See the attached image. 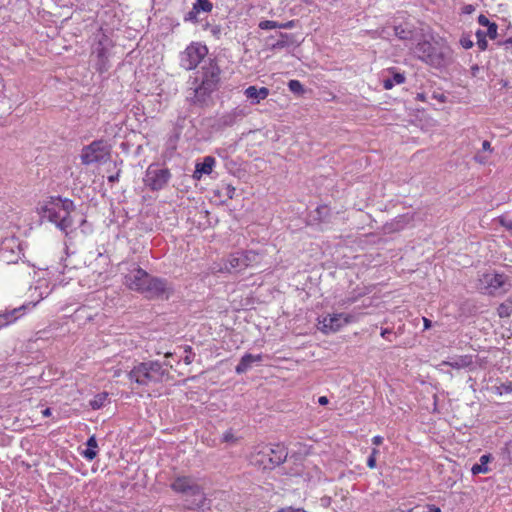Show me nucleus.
<instances>
[{
	"instance_id": "obj_44",
	"label": "nucleus",
	"mask_w": 512,
	"mask_h": 512,
	"mask_svg": "<svg viewBox=\"0 0 512 512\" xmlns=\"http://www.w3.org/2000/svg\"><path fill=\"white\" fill-rule=\"evenodd\" d=\"M392 334V330L389 329V328H385V329H382L381 331V336L384 338V339H387L389 341H391V339L389 338V336Z\"/></svg>"
},
{
	"instance_id": "obj_10",
	"label": "nucleus",
	"mask_w": 512,
	"mask_h": 512,
	"mask_svg": "<svg viewBox=\"0 0 512 512\" xmlns=\"http://www.w3.org/2000/svg\"><path fill=\"white\" fill-rule=\"evenodd\" d=\"M208 48L200 42H192L180 53V66L185 70L195 69L207 56Z\"/></svg>"
},
{
	"instance_id": "obj_11",
	"label": "nucleus",
	"mask_w": 512,
	"mask_h": 512,
	"mask_svg": "<svg viewBox=\"0 0 512 512\" xmlns=\"http://www.w3.org/2000/svg\"><path fill=\"white\" fill-rule=\"evenodd\" d=\"M259 456L268 457V460H257V465L263 469H273L285 461L287 453L280 445L264 446L259 450Z\"/></svg>"
},
{
	"instance_id": "obj_54",
	"label": "nucleus",
	"mask_w": 512,
	"mask_h": 512,
	"mask_svg": "<svg viewBox=\"0 0 512 512\" xmlns=\"http://www.w3.org/2000/svg\"><path fill=\"white\" fill-rule=\"evenodd\" d=\"M474 11V7L472 5H466L464 6L463 8V12L464 13H467V14H470Z\"/></svg>"
},
{
	"instance_id": "obj_1",
	"label": "nucleus",
	"mask_w": 512,
	"mask_h": 512,
	"mask_svg": "<svg viewBox=\"0 0 512 512\" xmlns=\"http://www.w3.org/2000/svg\"><path fill=\"white\" fill-rule=\"evenodd\" d=\"M38 213L43 219L54 223L66 235L86 224L84 215L75 209L72 200L51 196L38 204Z\"/></svg>"
},
{
	"instance_id": "obj_8",
	"label": "nucleus",
	"mask_w": 512,
	"mask_h": 512,
	"mask_svg": "<svg viewBox=\"0 0 512 512\" xmlns=\"http://www.w3.org/2000/svg\"><path fill=\"white\" fill-rule=\"evenodd\" d=\"M171 179V172L168 168L159 164H150L144 174V185L151 191L164 189Z\"/></svg>"
},
{
	"instance_id": "obj_49",
	"label": "nucleus",
	"mask_w": 512,
	"mask_h": 512,
	"mask_svg": "<svg viewBox=\"0 0 512 512\" xmlns=\"http://www.w3.org/2000/svg\"><path fill=\"white\" fill-rule=\"evenodd\" d=\"M503 390L506 393H512V381L502 385Z\"/></svg>"
},
{
	"instance_id": "obj_15",
	"label": "nucleus",
	"mask_w": 512,
	"mask_h": 512,
	"mask_svg": "<svg viewBox=\"0 0 512 512\" xmlns=\"http://www.w3.org/2000/svg\"><path fill=\"white\" fill-rule=\"evenodd\" d=\"M484 282L487 284V287L490 289V293H494L500 289H503V291H507L508 289L505 288L508 277L504 274L499 273H492V274H485L484 275Z\"/></svg>"
},
{
	"instance_id": "obj_27",
	"label": "nucleus",
	"mask_w": 512,
	"mask_h": 512,
	"mask_svg": "<svg viewBox=\"0 0 512 512\" xmlns=\"http://www.w3.org/2000/svg\"><path fill=\"white\" fill-rule=\"evenodd\" d=\"M193 6L195 9L206 13L211 12L213 9V4L210 2V0H195Z\"/></svg>"
},
{
	"instance_id": "obj_2",
	"label": "nucleus",
	"mask_w": 512,
	"mask_h": 512,
	"mask_svg": "<svg viewBox=\"0 0 512 512\" xmlns=\"http://www.w3.org/2000/svg\"><path fill=\"white\" fill-rule=\"evenodd\" d=\"M262 257L261 253L254 250L233 252L220 263H217L213 270L219 273H239L246 268L260 264Z\"/></svg>"
},
{
	"instance_id": "obj_12",
	"label": "nucleus",
	"mask_w": 512,
	"mask_h": 512,
	"mask_svg": "<svg viewBox=\"0 0 512 512\" xmlns=\"http://www.w3.org/2000/svg\"><path fill=\"white\" fill-rule=\"evenodd\" d=\"M169 291L170 287L168 286L165 279L148 275V279L141 293L144 294L147 298L153 299L160 298L167 294Z\"/></svg>"
},
{
	"instance_id": "obj_52",
	"label": "nucleus",
	"mask_w": 512,
	"mask_h": 512,
	"mask_svg": "<svg viewBox=\"0 0 512 512\" xmlns=\"http://www.w3.org/2000/svg\"><path fill=\"white\" fill-rule=\"evenodd\" d=\"M118 179H119V172H118V173H116V174H114V175H110V176L108 177V181H109L110 183L117 182V181H118Z\"/></svg>"
},
{
	"instance_id": "obj_19",
	"label": "nucleus",
	"mask_w": 512,
	"mask_h": 512,
	"mask_svg": "<svg viewBox=\"0 0 512 512\" xmlns=\"http://www.w3.org/2000/svg\"><path fill=\"white\" fill-rule=\"evenodd\" d=\"M227 498L228 496L225 492H218L214 495L213 499L206 498V506L204 508L211 509L212 507H214L219 511H227L230 506V503L228 502Z\"/></svg>"
},
{
	"instance_id": "obj_30",
	"label": "nucleus",
	"mask_w": 512,
	"mask_h": 512,
	"mask_svg": "<svg viewBox=\"0 0 512 512\" xmlns=\"http://www.w3.org/2000/svg\"><path fill=\"white\" fill-rule=\"evenodd\" d=\"M288 88L291 92L295 94H301L304 92V87L298 80H290L288 82Z\"/></svg>"
},
{
	"instance_id": "obj_22",
	"label": "nucleus",
	"mask_w": 512,
	"mask_h": 512,
	"mask_svg": "<svg viewBox=\"0 0 512 512\" xmlns=\"http://www.w3.org/2000/svg\"><path fill=\"white\" fill-rule=\"evenodd\" d=\"M492 456L490 454H484L480 457L479 463L472 466L471 472L473 475L485 474L490 471L488 463L491 461Z\"/></svg>"
},
{
	"instance_id": "obj_28",
	"label": "nucleus",
	"mask_w": 512,
	"mask_h": 512,
	"mask_svg": "<svg viewBox=\"0 0 512 512\" xmlns=\"http://www.w3.org/2000/svg\"><path fill=\"white\" fill-rule=\"evenodd\" d=\"M107 399L106 393L97 394L91 401L90 406L93 410L100 409Z\"/></svg>"
},
{
	"instance_id": "obj_25",
	"label": "nucleus",
	"mask_w": 512,
	"mask_h": 512,
	"mask_svg": "<svg viewBox=\"0 0 512 512\" xmlns=\"http://www.w3.org/2000/svg\"><path fill=\"white\" fill-rule=\"evenodd\" d=\"M108 41L106 36H102V38L98 41L96 47L93 50L99 59L101 64H104L105 59L107 58V49L105 43Z\"/></svg>"
},
{
	"instance_id": "obj_20",
	"label": "nucleus",
	"mask_w": 512,
	"mask_h": 512,
	"mask_svg": "<svg viewBox=\"0 0 512 512\" xmlns=\"http://www.w3.org/2000/svg\"><path fill=\"white\" fill-rule=\"evenodd\" d=\"M270 91L266 87L257 88L256 86H249L245 89V96L251 100L252 104H259L260 101L266 99Z\"/></svg>"
},
{
	"instance_id": "obj_14",
	"label": "nucleus",
	"mask_w": 512,
	"mask_h": 512,
	"mask_svg": "<svg viewBox=\"0 0 512 512\" xmlns=\"http://www.w3.org/2000/svg\"><path fill=\"white\" fill-rule=\"evenodd\" d=\"M28 307L29 305H21L17 308L6 310L5 312L0 313V329L16 322L26 313Z\"/></svg>"
},
{
	"instance_id": "obj_48",
	"label": "nucleus",
	"mask_w": 512,
	"mask_h": 512,
	"mask_svg": "<svg viewBox=\"0 0 512 512\" xmlns=\"http://www.w3.org/2000/svg\"><path fill=\"white\" fill-rule=\"evenodd\" d=\"M475 160L481 164H484L487 162V157L483 156L482 154L475 155Z\"/></svg>"
},
{
	"instance_id": "obj_32",
	"label": "nucleus",
	"mask_w": 512,
	"mask_h": 512,
	"mask_svg": "<svg viewBox=\"0 0 512 512\" xmlns=\"http://www.w3.org/2000/svg\"><path fill=\"white\" fill-rule=\"evenodd\" d=\"M280 23L272 20H264L259 23V28L262 30H271L279 28Z\"/></svg>"
},
{
	"instance_id": "obj_21",
	"label": "nucleus",
	"mask_w": 512,
	"mask_h": 512,
	"mask_svg": "<svg viewBox=\"0 0 512 512\" xmlns=\"http://www.w3.org/2000/svg\"><path fill=\"white\" fill-rule=\"evenodd\" d=\"M245 112L241 108H235L231 110L230 112H227L223 114L220 117V123L223 126H232L235 123H237L239 120H241L245 116Z\"/></svg>"
},
{
	"instance_id": "obj_53",
	"label": "nucleus",
	"mask_w": 512,
	"mask_h": 512,
	"mask_svg": "<svg viewBox=\"0 0 512 512\" xmlns=\"http://www.w3.org/2000/svg\"><path fill=\"white\" fill-rule=\"evenodd\" d=\"M328 402H329V400H328V398L326 396H320L318 398V403L320 405H326V404H328Z\"/></svg>"
},
{
	"instance_id": "obj_31",
	"label": "nucleus",
	"mask_w": 512,
	"mask_h": 512,
	"mask_svg": "<svg viewBox=\"0 0 512 512\" xmlns=\"http://www.w3.org/2000/svg\"><path fill=\"white\" fill-rule=\"evenodd\" d=\"M395 35L402 40L411 38V31L404 29L402 26L394 27Z\"/></svg>"
},
{
	"instance_id": "obj_38",
	"label": "nucleus",
	"mask_w": 512,
	"mask_h": 512,
	"mask_svg": "<svg viewBox=\"0 0 512 512\" xmlns=\"http://www.w3.org/2000/svg\"><path fill=\"white\" fill-rule=\"evenodd\" d=\"M460 44L464 49H470L473 46V41L469 36H462L460 39Z\"/></svg>"
},
{
	"instance_id": "obj_33",
	"label": "nucleus",
	"mask_w": 512,
	"mask_h": 512,
	"mask_svg": "<svg viewBox=\"0 0 512 512\" xmlns=\"http://www.w3.org/2000/svg\"><path fill=\"white\" fill-rule=\"evenodd\" d=\"M476 37H477V45L479 47L480 50H485L487 48V40H486V36L483 32V30H478L476 32Z\"/></svg>"
},
{
	"instance_id": "obj_41",
	"label": "nucleus",
	"mask_w": 512,
	"mask_h": 512,
	"mask_svg": "<svg viewBox=\"0 0 512 512\" xmlns=\"http://www.w3.org/2000/svg\"><path fill=\"white\" fill-rule=\"evenodd\" d=\"M277 512H306V511L302 508H294V507L289 506V507L281 508Z\"/></svg>"
},
{
	"instance_id": "obj_37",
	"label": "nucleus",
	"mask_w": 512,
	"mask_h": 512,
	"mask_svg": "<svg viewBox=\"0 0 512 512\" xmlns=\"http://www.w3.org/2000/svg\"><path fill=\"white\" fill-rule=\"evenodd\" d=\"M411 512H441L440 508L434 505H426L424 507H418Z\"/></svg>"
},
{
	"instance_id": "obj_34",
	"label": "nucleus",
	"mask_w": 512,
	"mask_h": 512,
	"mask_svg": "<svg viewBox=\"0 0 512 512\" xmlns=\"http://www.w3.org/2000/svg\"><path fill=\"white\" fill-rule=\"evenodd\" d=\"M485 28H486V30L485 31L483 30V32H484L486 37L488 36L490 39H495L497 37V29H498V27H497V25L495 23L492 22L491 24H489Z\"/></svg>"
},
{
	"instance_id": "obj_47",
	"label": "nucleus",
	"mask_w": 512,
	"mask_h": 512,
	"mask_svg": "<svg viewBox=\"0 0 512 512\" xmlns=\"http://www.w3.org/2000/svg\"><path fill=\"white\" fill-rule=\"evenodd\" d=\"M367 466L371 469L375 468L376 467V458L369 456L368 460H367Z\"/></svg>"
},
{
	"instance_id": "obj_55",
	"label": "nucleus",
	"mask_w": 512,
	"mask_h": 512,
	"mask_svg": "<svg viewBox=\"0 0 512 512\" xmlns=\"http://www.w3.org/2000/svg\"><path fill=\"white\" fill-rule=\"evenodd\" d=\"M423 323H424V329L427 330L429 329L431 326H432V323L429 319L427 318H423Z\"/></svg>"
},
{
	"instance_id": "obj_13",
	"label": "nucleus",
	"mask_w": 512,
	"mask_h": 512,
	"mask_svg": "<svg viewBox=\"0 0 512 512\" xmlns=\"http://www.w3.org/2000/svg\"><path fill=\"white\" fill-rule=\"evenodd\" d=\"M148 273L138 266H134L124 277L125 285L134 291L142 292L148 279Z\"/></svg>"
},
{
	"instance_id": "obj_61",
	"label": "nucleus",
	"mask_w": 512,
	"mask_h": 512,
	"mask_svg": "<svg viewBox=\"0 0 512 512\" xmlns=\"http://www.w3.org/2000/svg\"><path fill=\"white\" fill-rule=\"evenodd\" d=\"M351 302H353V301H352V300H351V301L349 300V301H347V302H346V301H343V302L341 303V306H344L345 304H347V303H351Z\"/></svg>"
},
{
	"instance_id": "obj_29",
	"label": "nucleus",
	"mask_w": 512,
	"mask_h": 512,
	"mask_svg": "<svg viewBox=\"0 0 512 512\" xmlns=\"http://www.w3.org/2000/svg\"><path fill=\"white\" fill-rule=\"evenodd\" d=\"M221 440L224 443L233 445L237 443L238 437L234 434V432L231 429H229L223 433Z\"/></svg>"
},
{
	"instance_id": "obj_17",
	"label": "nucleus",
	"mask_w": 512,
	"mask_h": 512,
	"mask_svg": "<svg viewBox=\"0 0 512 512\" xmlns=\"http://www.w3.org/2000/svg\"><path fill=\"white\" fill-rule=\"evenodd\" d=\"M215 164H216V160L214 157H212V156L204 157L202 162L196 163L193 177L199 180V179H201L202 175L211 174Z\"/></svg>"
},
{
	"instance_id": "obj_58",
	"label": "nucleus",
	"mask_w": 512,
	"mask_h": 512,
	"mask_svg": "<svg viewBox=\"0 0 512 512\" xmlns=\"http://www.w3.org/2000/svg\"><path fill=\"white\" fill-rule=\"evenodd\" d=\"M378 453H379V450H378V449H376V448H373V449H372V452H371L370 457H374V458H376V456L378 455Z\"/></svg>"
},
{
	"instance_id": "obj_5",
	"label": "nucleus",
	"mask_w": 512,
	"mask_h": 512,
	"mask_svg": "<svg viewBox=\"0 0 512 512\" xmlns=\"http://www.w3.org/2000/svg\"><path fill=\"white\" fill-rule=\"evenodd\" d=\"M414 53L420 60L434 67L444 66L452 55L450 47L446 44L436 47L427 40L419 41L414 48Z\"/></svg>"
},
{
	"instance_id": "obj_26",
	"label": "nucleus",
	"mask_w": 512,
	"mask_h": 512,
	"mask_svg": "<svg viewBox=\"0 0 512 512\" xmlns=\"http://www.w3.org/2000/svg\"><path fill=\"white\" fill-rule=\"evenodd\" d=\"M497 314L500 318L509 317L512 314V300L501 303L497 308Z\"/></svg>"
},
{
	"instance_id": "obj_43",
	"label": "nucleus",
	"mask_w": 512,
	"mask_h": 512,
	"mask_svg": "<svg viewBox=\"0 0 512 512\" xmlns=\"http://www.w3.org/2000/svg\"><path fill=\"white\" fill-rule=\"evenodd\" d=\"M432 98L436 99L440 103H444L446 101V96L442 93H433Z\"/></svg>"
},
{
	"instance_id": "obj_9",
	"label": "nucleus",
	"mask_w": 512,
	"mask_h": 512,
	"mask_svg": "<svg viewBox=\"0 0 512 512\" xmlns=\"http://www.w3.org/2000/svg\"><path fill=\"white\" fill-rule=\"evenodd\" d=\"M111 147L104 140H95L82 149L81 161L85 165L106 162L110 157Z\"/></svg>"
},
{
	"instance_id": "obj_18",
	"label": "nucleus",
	"mask_w": 512,
	"mask_h": 512,
	"mask_svg": "<svg viewBox=\"0 0 512 512\" xmlns=\"http://www.w3.org/2000/svg\"><path fill=\"white\" fill-rule=\"evenodd\" d=\"M262 355H253L250 353L244 354L237 366L235 367V372L237 374H243L246 373L251 367L253 363L261 362L262 361Z\"/></svg>"
},
{
	"instance_id": "obj_39",
	"label": "nucleus",
	"mask_w": 512,
	"mask_h": 512,
	"mask_svg": "<svg viewBox=\"0 0 512 512\" xmlns=\"http://www.w3.org/2000/svg\"><path fill=\"white\" fill-rule=\"evenodd\" d=\"M224 194L229 198L232 199L235 195L236 189L232 185L228 184L224 188Z\"/></svg>"
},
{
	"instance_id": "obj_60",
	"label": "nucleus",
	"mask_w": 512,
	"mask_h": 512,
	"mask_svg": "<svg viewBox=\"0 0 512 512\" xmlns=\"http://www.w3.org/2000/svg\"><path fill=\"white\" fill-rule=\"evenodd\" d=\"M119 375H120V370H116V371L114 372V376H115V377H118Z\"/></svg>"
},
{
	"instance_id": "obj_50",
	"label": "nucleus",
	"mask_w": 512,
	"mask_h": 512,
	"mask_svg": "<svg viewBox=\"0 0 512 512\" xmlns=\"http://www.w3.org/2000/svg\"><path fill=\"white\" fill-rule=\"evenodd\" d=\"M482 150L483 151L491 152L492 149H491V144H490L489 141H487V140L483 141V143H482Z\"/></svg>"
},
{
	"instance_id": "obj_62",
	"label": "nucleus",
	"mask_w": 512,
	"mask_h": 512,
	"mask_svg": "<svg viewBox=\"0 0 512 512\" xmlns=\"http://www.w3.org/2000/svg\"><path fill=\"white\" fill-rule=\"evenodd\" d=\"M5 259L7 260V262H14V259H12V258L11 259L5 258Z\"/></svg>"
},
{
	"instance_id": "obj_4",
	"label": "nucleus",
	"mask_w": 512,
	"mask_h": 512,
	"mask_svg": "<svg viewBox=\"0 0 512 512\" xmlns=\"http://www.w3.org/2000/svg\"><path fill=\"white\" fill-rule=\"evenodd\" d=\"M167 374V370L160 362L147 361L136 365L128 373V378L139 386H147L152 383L161 382Z\"/></svg>"
},
{
	"instance_id": "obj_57",
	"label": "nucleus",
	"mask_w": 512,
	"mask_h": 512,
	"mask_svg": "<svg viewBox=\"0 0 512 512\" xmlns=\"http://www.w3.org/2000/svg\"><path fill=\"white\" fill-rule=\"evenodd\" d=\"M257 460H268V457L259 456V452H258L254 458L255 464H257Z\"/></svg>"
},
{
	"instance_id": "obj_23",
	"label": "nucleus",
	"mask_w": 512,
	"mask_h": 512,
	"mask_svg": "<svg viewBox=\"0 0 512 512\" xmlns=\"http://www.w3.org/2000/svg\"><path fill=\"white\" fill-rule=\"evenodd\" d=\"M86 446L87 448L82 452V456L91 461L97 456L98 444L95 436L88 438Z\"/></svg>"
},
{
	"instance_id": "obj_42",
	"label": "nucleus",
	"mask_w": 512,
	"mask_h": 512,
	"mask_svg": "<svg viewBox=\"0 0 512 512\" xmlns=\"http://www.w3.org/2000/svg\"><path fill=\"white\" fill-rule=\"evenodd\" d=\"M478 23L483 26V27H487L489 24H491L492 22L489 21V19L485 16V15H480L478 17Z\"/></svg>"
},
{
	"instance_id": "obj_56",
	"label": "nucleus",
	"mask_w": 512,
	"mask_h": 512,
	"mask_svg": "<svg viewBox=\"0 0 512 512\" xmlns=\"http://www.w3.org/2000/svg\"><path fill=\"white\" fill-rule=\"evenodd\" d=\"M51 414H52V410H51L50 408H46V409H44V410L42 411V415H43L44 417H49V416H51Z\"/></svg>"
},
{
	"instance_id": "obj_63",
	"label": "nucleus",
	"mask_w": 512,
	"mask_h": 512,
	"mask_svg": "<svg viewBox=\"0 0 512 512\" xmlns=\"http://www.w3.org/2000/svg\"><path fill=\"white\" fill-rule=\"evenodd\" d=\"M171 355H172L171 353H166L165 357H170Z\"/></svg>"
},
{
	"instance_id": "obj_3",
	"label": "nucleus",
	"mask_w": 512,
	"mask_h": 512,
	"mask_svg": "<svg viewBox=\"0 0 512 512\" xmlns=\"http://www.w3.org/2000/svg\"><path fill=\"white\" fill-rule=\"evenodd\" d=\"M220 69L214 60L205 62L202 66L201 82L193 88V96H189L194 104H203L217 88Z\"/></svg>"
},
{
	"instance_id": "obj_7",
	"label": "nucleus",
	"mask_w": 512,
	"mask_h": 512,
	"mask_svg": "<svg viewBox=\"0 0 512 512\" xmlns=\"http://www.w3.org/2000/svg\"><path fill=\"white\" fill-rule=\"evenodd\" d=\"M362 313H333L319 319V330L325 334L335 333L345 325L359 321Z\"/></svg>"
},
{
	"instance_id": "obj_35",
	"label": "nucleus",
	"mask_w": 512,
	"mask_h": 512,
	"mask_svg": "<svg viewBox=\"0 0 512 512\" xmlns=\"http://www.w3.org/2000/svg\"><path fill=\"white\" fill-rule=\"evenodd\" d=\"M184 351L185 356L182 359L186 365H189L193 362L195 354L193 353L191 346H186Z\"/></svg>"
},
{
	"instance_id": "obj_46",
	"label": "nucleus",
	"mask_w": 512,
	"mask_h": 512,
	"mask_svg": "<svg viewBox=\"0 0 512 512\" xmlns=\"http://www.w3.org/2000/svg\"><path fill=\"white\" fill-rule=\"evenodd\" d=\"M382 442H383V437H382V436H380V435H376V436H374V437L372 438V443H373L374 445H376V446H378V445L382 444Z\"/></svg>"
},
{
	"instance_id": "obj_16",
	"label": "nucleus",
	"mask_w": 512,
	"mask_h": 512,
	"mask_svg": "<svg viewBox=\"0 0 512 512\" xmlns=\"http://www.w3.org/2000/svg\"><path fill=\"white\" fill-rule=\"evenodd\" d=\"M473 364V356L472 355H460L451 357L448 360H444L441 362V366H448L450 368L460 370L467 368Z\"/></svg>"
},
{
	"instance_id": "obj_45",
	"label": "nucleus",
	"mask_w": 512,
	"mask_h": 512,
	"mask_svg": "<svg viewBox=\"0 0 512 512\" xmlns=\"http://www.w3.org/2000/svg\"><path fill=\"white\" fill-rule=\"evenodd\" d=\"M293 27H294V22L293 21H288V22H285V23H280L279 29H291Z\"/></svg>"
},
{
	"instance_id": "obj_40",
	"label": "nucleus",
	"mask_w": 512,
	"mask_h": 512,
	"mask_svg": "<svg viewBox=\"0 0 512 512\" xmlns=\"http://www.w3.org/2000/svg\"><path fill=\"white\" fill-rule=\"evenodd\" d=\"M281 37L285 38V39L277 41L275 44H273V48H283V47H285L287 45L288 35L287 34H281Z\"/></svg>"
},
{
	"instance_id": "obj_51",
	"label": "nucleus",
	"mask_w": 512,
	"mask_h": 512,
	"mask_svg": "<svg viewBox=\"0 0 512 512\" xmlns=\"http://www.w3.org/2000/svg\"><path fill=\"white\" fill-rule=\"evenodd\" d=\"M416 100L421 101V102H426L427 96L425 93H417Z\"/></svg>"
},
{
	"instance_id": "obj_6",
	"label": "nucleus",
	"mask_w": 512,
	"mask_h": 512,
	"mask_svg": "<svg viewBox=\"0 0 512 512\" xmlns=\"http://www.w3.org/2000/svg\"><path fill=\"white\" fill-rule=\"evenodd\" d=\"M176 493L193 497L192 508L204 509L206 506V496L197 480L191 476H178L170 485Z\"/></svg>"
},
{
	"instance_id": "obj_24",
	"label": "nucleus",
	"mask_w": 512,
	"mask_h": 512,
	"mask_svg": "<svg viewBox=\"0 0 512 512\" xmlns=\"http://www.w3.org/2000/svg\"><path fill=\"white\" fill-rule=\"evenodd\" d=\"M404 81H405V76L402 73L393 72L392 76L383 78L382 84H383L384 89L390 90L395 85L404 83Z\"/></svg>"
},
{
	"instance_id": "obj_59",
	"label": "nucleus",
	"mask_w": 512,
	"mask_h": 512,
	"mask_svg": "<svg viewBox=\"0 0 512 512\" xmlns=\"http://www.w3.org/2000/svg\"><path fill=\"white\" fill-rule=\"evenodd\" d=\"M506 44H510L512 45V37L508 38L506 41H505Z\"/></svg>"
},
{
	"instance_id": "obj_36",
	"label": "nucleus",
	"mask_w": 512,
	"mask_h": 512,
	"mask_svg": "<svg viewBox=\"0 0 512 512\" xmlns=\"http://www.w3.org/2000/svg\"><path fill=\"white\" fill-rule=\"evenodd\" d=\"M199 12H201V11L198 10V9H195V7L193 6L192 10L189 11L185 15L184 20L185 21H189V22H197L198 21L197 15H198Z\"/></svg>"
}]
</instances>
